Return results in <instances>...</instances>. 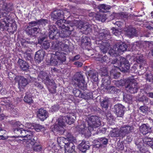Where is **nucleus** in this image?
Wrapping results in <instances>:
<instances>
[{
    "label": "nucleus",
    "instance_id": "obj_61",
    "mask_svg": "<svg viewBox=\"0 0 153 153\" xmlns=\"http://www.w3.org/2000/svg\"><path fill=\"white\" fill-rule=\"evenodd\" d=\"M33 34H35V36L40 31V28L39 27H33Z\"/></svg>",
    "mask_w": 153,
    "mask_h": 153
},
{
    "label": "nucleus",
    "instance_id": "obj_59",
    "mask_svg": "<svg viewBox=\"0 0 153 153\" xmlns=\"http://www.w3.org/2000/svg\"><path fill=\"white\" fill-rule=\"evenodd\" d=\"M73 92L75 96L76 97H79L81 93V91L78 89H76L75 90H74Z\"/></svg>",
    "mask_w": 153,
    "mask_h": 153
},
{
    "label": "nucleus",
    "instance_id": "obj_20",
    "mask_svg": "<svg viewBox=\"0 0 153 153\" xmlns=\"http://www.w3.org/2000/svg\"><path fill=\"white\" fill-rule=\"evenodd\" d=\"M65 153H77L75 151V146L72 143H68L65 144Z\"/></svg>",
    "mask_w": 153,
    "mask_h": 153
},
{
    "label": "nucleus",
    "instance_id": "obj_31",
    "mask_svg": "<svg viewBox=\"0 0 153 153\" xmlns=\"http://www.w3.org/2000/svg\"><path fill=\"white\" fill-rule=\"evenodd\" d=\"M135 144L140 152L143 153L145 152V150L143 148L144 144L142 142V140L140 139H139L136 142Z\"/></svg>",
    "mask_w": 153,
    "mask_h": 153
},
{
    "label": "nucleus",
    "instance_id": "obj_30",
    "mask_svg": "<svg viewBox=\"0 0 153 153\" xmlns=\"http://www.w3.org/2000/svg\"><path fill=\"white\" fill-rule=\"evenodd\" d=\"M108 142V140L107 139L101 138L99 139L98 143L96 145L97 147H105V146L107 144Z\"/></svg>",
    "mask_w": 153,
    "mask_h": 153
},
{
    "label": "nucleus",
    "instance_id": "obj_40",
    "mask_svg": "<svg viewBox=\"0 0 153 153\" xmlns=\"http://www.w3.org/2000/svg\"><path fill=\"white\" fill-rule=\"evenodd\" d=\"M100 42L99 43V46L101 52L103 53H105L107 52L108 50V48L104 44H101L102 42ZM99 44V43H98Z\"/></svg>",
    "mask_w": 153,
    "mask_h": 153
},
{
    "label": "nucleus",
    "instance_id": "obj_39",
    "mask_svg": "<svg viewBox=\"0 0 153 153\" xmlns=\"http://www.w3.org/2000/svg\"><path fill=\"white\" fill-rule=\"evenodd\" d=\"M96 60L97 61H99L101 62H109L110 61V59L106 55H105L101 58L98 57L97 58Z\"/></svg>",
    "mask_w": 153,
    "mask_h": 153
},
{
    "label": "nucleus",
    "instance_id": "obj_53",
    "mask_svg": "<svg viewBox=\"0 0 153 153\" xmlns=\"http://www.w3.org/2000/svg\"><path fill=\"white\" fill-rule=\"evenodd\" d=\"M122 16L121 15L120 13H113L110 16V17L113 18V17L114 18H122Z\"/></svg>",
    "mask_w": 153,
    "mask_h": 153
},
{
    "label": "nucleus",
    "instance_id": "obj_46",
    "mask_svg": "<svg viewBox=\"0 0 153 153\" xmlns=\"http://www.w3.org/2000/svg\"><path fill=\"white\" fill-rule=\"evenodd\" d=\"M48 20L44 19L38 20V25L45 26L48 23Z\"/></svg>",
    "mask_w": 153,
    "mask_h": 153
},
{
    "label": "nucleus",
    "instance_id": "obj_51",
    "mask_svg": "<svg viewBox=\"0 0 153 153\" xmlns=\"http://www.w3.org/2000/svg\"><path fill=\"white\" fill-rule=\"evenodd\" d=\"M34 128L37 131H39L41 129L44 128L42 125L38 124H34Z\"/></svg>",
    "mask_w": 153,
    "mask_h": 153
},
{
    "label": "nucleus",
    "instance_id": "obj_56",
    "mask_svg": "<svg viewBox=\"0 0 153 153\" xmlns=\"http://www.w3.org/2000/svg\"><path fill=\"white\" fill-rule=\"evenodd\" d=\"M106 89L108 90V91L109 92L111 93H114L116 91V89L115 87L114 86L110 87V85H109L108 88Z\"/></svg>",
    "mask_w": 153,
    "mask_h": 153
},
{
    "label": "nucleus",
    "instance_id": "obj_45",
    "mask_svg": "<svg viewBox=\"0 0 153 153\" xmlns=\"http://www.w3.org/2000/svg\"><path fill=\"white\" fill-rule=\"evenodd\" d=\"M149 109L148 107L145 105L141 106L140 107V110L141 112L145 114L148 113Z\"/></svg>",
    "mask_w": 153,
    "mask_h": 153
},
{
    "label": "nucleus",
    "instance_id": "obj_34",
    "mask_svg": "<svg viewBox=\"0 0 153 153\" xmlns=\"http://www.w3.org/2000/svg\"><path fill=\"white\" fill-rule=\"evenodd\" d=\"M106 14L104 13H99L96 15V18L97 20L101 21L102 22H104L106 19Z\"/></svg>",
    "mask_w": 153,
    "mask_h": 153
},
{
    "label": "nucleus",
    "instance_id": "obj_32",
    "mask_svg": "<svg viewBox=\"0 0 153 153\" xmlns=\"http://www.w3.org/2000/svg\"><path fill=\"white\" fill-rule=\"evenodd\" d=\"M45 39L44 38L41 39L39 41V42L41 44L42 48L45 49L48 48L50 46V44L49 42L47 41H43Z\"/></svg>",
    "mask_w": 153,
    "mask_h": 153
},
{
    "label": "nucleus",
    "instance_id": "obj_14",
    "mask_svg": "<svg viewBox=\"0 0 153 153\" xmlns=\"http://www.w3.org/2000/svg\"><path fill=\"white\" fill-rule=\"evenodd\" d=\"M120 63L119 65L120 66L119 68H121V71L125 72L130 68L129 63L128 61L124 57H121L120 58Z\"/></svg>",
    "mask_w": 153,
    "mask_h": 153
},
{
    "label": "nucleus",
    "instance_id": "obj_1",
    "mask_svg": "<svg viewBox=\"0 0 153 153\" xmlns=\"http://www.w3.org/2000/svg\"><path fill=\"white\" fill-rule=\"evenodd\" d=\"M88 126L86 127L85 124H83L76 128L79 133L84 134L85 137L91 136V131L93 128L98 127L101 125V122L99 117L96 116L92 115L89 117L87 120Z\"/></svg>",
    "mask_w": 153,
    "mask_h": 153
},
{
    "label": "nucleus",
    "instance_id": "obj_38",
    "mask_svg": "<svg viewBox=\"0 0 153 153\" xmlns=\"http://www.w3.org/2000/svg\"><path fill=\"white\" fill-rule=\"evenodd\" d=\"M59 31L58 32L57 31H49V36L50 39H56V36H59V35L58 33H59Z\"/></svg>",
    "mask_w": 153,
    "mask_h": 153
},
{
    "label": "nucleus",
    "instance_id": "obj_47",
    "mask_svg": "<svg viewBox=\"0 0 153 153\" xmlns=\"http://www.w3.org/2000/svg\"><path fill=\"white\" fill-rule=\"evenodd\" d=\"M29 26L26 28L25 30L26 33L28 35L35 36V34H33V28Z\"/></svg>",
    "mask_w": 153,
    "mask_h": 153
},
{
    "label": "nucleus",
    "instance_id": "obj_23",
    "mask_svg": "<svg viewBox=\"0 0 153 153\" xmlns=\"http://www.w3.org/2000/svg\"><path fill=\"white\" fill-rule=\"evenodd\" d=\"M140 130L142 134L145 135L151 132V128L148 124H143L140 126Z\"/></svg>",
    "mask_w": 153,
    "mask_h": 153
},
{
    "label": "nucleus",
    "instance_id": "obj_29",
    "mask_svg": "<svg viewBox=\"0 0 153 153\" xmlns=\"http://www.w3.org/2000/svg\"><path fill=\"white\" fill-rule=\"evenodd\" d=\"M63 12L60 10H57L53 11L51 14V17L53 20L57 19L60 18H63Z\"/></svg>",
    "mask_w": 153,
    "mask_h": 153
},
{
    "label": "nucleus",
    "instance_id": "obj_18",
    "mask_svg": "<svg viewBox=\"0 0 153 153\" xmlns=\"http://www.w3.org/2000/svg\"><path fill=\"white\" fill-rule=\"evenodd\" d=\"M116 114L117 117H122L124 114V107L121 104L115 105L114 106Z\"/></svg>",
    "mask_w": 153,
    "mask_h": 153
},
{
    "label": "nucleus",
    "instance_id": "obj_17",
    "mask_svg": "<svg viewBox=\"0 0 153 153\" xmlns=\"http://www.w3.org/2000/svg\"><path fill=\"white\" fill-rule=\"evenodd\" d=\"M120 129L121 137H124L126 134L131 131L133 130V128L132 126L126 125L121 127Z\"/></svg>",
    "mask_w": 153,
    "mask_h": 153
},
{
    "label": "nucleus",
    "instance_id": "obj_10",
    "mask_svg": "<svg viewBox=\"0 0 153 153\" xmlns=\"http://www.w3.org/2000/svg\"><path fill=\"white\" fill-rule=\"evenodd\" d=\"M68 45L65 43V41L63 42H52L51 48L56 51H65L68 48Z\"/></svg>",
    "mask_w": 153,
    "mask_h": 153
},
{
    "label": "nucleus",
    "instance_id": "obj_13",
    "mask_svg": "<svg viewBox=\"0 0 153 153\" xmlns=\"http://www.w3.org/2000/svg\"><path fill=\"white\" fill-rule=\"evenodd\" d=\"M34 78H32L30 76H29L27 78H26L24 77L21 76L20 77L19 81V86L20 89L21 88H24L25 87L29 82H32L34 80Z\"/></svg>",
    "mask_w": 153,
    "mask_h": 153
},
{
    "label": "nucleus",
    "instance_id": "obj_19",
    "mask_svg": "<svg viewBox=\"0 0 153 153\" xmlns=\"http://www.w3.org/2000/svg\"><path fill=\"white\" fill-rule=\"evenodd\" d=\"M38 117L42 120H44L48 117V113L43 109L40 108L37 111Z\"/></svg>",
    "mask_w": 153,
    "mask_h": 153
},
{
    "label": "nucleus",
    "instance_id": "obj_42",
    "mask_svg": "<svg viewBox=\"0 0 153 153\" xmlns=\"http://www.w3.org/2000/svg\"><path fill=\"white\" fill-rule=\"evenodd\" d=\"M24 101L27 103L30 104L33 102V100L31 95L28 94H26L24 97Z\"/></svg>",
    "mask_w": 153,
    "mask_h": 153
},
{
    "label": "nucleus",
    "instance_id": "obj_3",
    "mask_svg": "<svg viewBox=\"0 0 153 153\" xmlns=\"http://www.w3.org/2000/svg\"><path fill=\"white\" fill-rule=\"evenodd\" d=\"M65 20L61 19L56 22V23L59 28L61 30H59V33H58L59 37L64 38L69 36L71 33V32L74 30V28L72 26L69 25L66 26L64 23Z\"/></svg>",
    "mask_w": 153,
    "mask_h": 153
},
{
    "label": "nucleus",
    "instance_id": "obj_28",
    "mask_svg": "<svg viewBox=\"0 0 153 153\" xmlns=\"http://www.w3.org/2000/svg\"><path fill=\"white\" fill-rule=\"evenodd\" d=\"M110 135L112 137H121L120 129L117 128H111L110 130Z\"/></svg>",
    "mask_w": 153,
    "mask_h": 153
},
{
    "label": "nucleus",
    "instance_id": "obj_21",
    "mask_svg": "<svg viewBox=\"0 0 153 153\" xmlns=\"http://www.w3.org/2000/svg\"><path fill=\"white\" fill-rule=\"evenodd\" d=\"M114 68H113L110 71V76L111 77H113L115 79H118L120 76V73L119 71H121V68H119V67H117L115 65H114Z\"/></svg>",
    "mask_w": 153,
    "mask_h": 153
},
{
    "label": "nucleus",
    "instance_id": "obj_11",
    "mask_svg": "<svg viewBox=\"0 0 153 153\" xmlns=\"http://www.w3.org/2000/svg\"><path fill=\"white\" fill-rule=\"evenodd\" d=\"M12 7L9 5L4 4L2 9H0V18L1 17H5L7 20L10 18V12L11 10Z\"/></svg>",
    "mask_w": 153,
    "mask_h": 153
},
{
    "label": "nucleus",
    "instance_id": "obj_41",
    "mask_svg": "<svg viewBox=\"0 0 153 153\" xmlns=\"http://www.w3.org/2000/svg\"><path fill=\"white\" fill-rule=\"evenodd\" d=\"M6 133V131L2 128L0 127V139L4 140L7 139L8 137L4 136V134Z\"/></svg>",
    "mask_w": 153,
    "mask_h": 153
},
{
    "label": "nucleus",
    "instance_id": "obj_49",
    "mask_svg": "<svg viewBox=\"0 0 153 153\" xmlns=\"http://www.w3.org/2000/svg\"><path fill=\"white\" fill-rule=\"evenodd\" d=\"M8 24L6 22L5 20L3 21L1 20L0 21V28L4 29L5 26L8 27Z\"/></svg>",
    "mask_w": 153,
    "mask_h": 153
},
{
    "label": "nucleus",
    "instance_id": "obj_52",
    "mask_svg": "<svg viewBox=\"0 0 153 153\" xmlns=\"http://www.w3.org/2000/svg\"><path fill=\"white\" fill-rule=\"evenodd\" d=\"M116 148L118 150H122L124 149V146L123 143L119 142L117 143Z\"/></svg>",
    "mask_w": 153,
    "mask_h": 153
},
{
    "label": "nucleus",
    "instance_id": "obj_4",
    "mask_svg": "<svg viewBox=\"0 0 153 153\" xmlns=\"http://www.w3.org/2000/svg\"><path fill=\"white\" fill-rule=\"evenodd\" d=\"M115 46V50L112 49L109 51V53L111 56H115L121 54L122 53L126 51L128 47L125 43L122 42H119L116 43Z\"/></svg>",
    "mask_w": 153,
    "mask_h": 153
},
{
    "label": "nucleus",
    "instance_id": "obj_37",
    "mask_svg": "<svg viewBox=\"0 0 153 153\" xmlns=\"http://www.w3.org/2000/svg\"><path fill=\"white\" fill-rule=\"evenodd\" d=\"M98 7L100 10L103 12L107 11L108 10L110 9L111 8L110 6L104 4L99 5Z\"/></svg>",
    "mask_w": 153,
    "mask_h": 153
},
{
    "label": "nucleus",
    "instance_id": "obj_64",
    "mask_svg": "<svg viewBox=\"0 0 153 153\" xmlns=\"http://www.w3.org/2000/svg\"><path fill=\"white\" fill-rule=\"evenodd\" d=\"M67 137L68 140L71 141L75 140L74 138L73 137V135L70 134H68L67 136Z\"/></svg>",
    "mask_w": 153,
    "mask_h": 153
},
{
    "label": "nucleus",
    "instance_id": "obj_27",
    "mask_svg": "<svg viewBox=\"0 0 153 153\" xmlns=\"http://www.w3.org/2000/svg\"><path fill=\"white\" fill-rule=\"evenodd\" d=\"M88 75L93 81L96 82L98 81V73L96 71L93 70H90L88 72Z\"/></svg>",
    "mask_w": 153,
    "mask_h": 153
},
{
    "label": "nucleus",
    "instance_id": "obj_33",
    "mask_svg": "<svg viewBox=\"0 0 153 153\" xmlns=\"http://www.w3.org/2000/svg\"><path fill=\"white\" fill-rule=\"evenodd\" d=\"M136 30L134 28L129 27L126 31V34L129 37H132L136 34Z\"/></svg>",
    "mask_w": 153,
    "mask_h": 153
},
{
    "label": "nucleus",
    "instance_id": "obj_15",
    "mask_svg": "<svg viewBox=\"0 0 153 153\" xmlns=\"http://www.w3.org/2000/svg\"><path fill=\"white\" fill-rule=\"evenodd\" d=\"M14 126L15 127H17L14 129V132L18 134H21V137L23 135L24 133L26 134V130L22 127V126H23V125L20 122H15Z\"/></svg>",
    "mask_w": 153,
    "mask_h": 153
},
{
    "label": "nucleus",
    "instance_id": "obj_44",
    "mask_svg": "<svg viewBox=\"0 0 153 153\" xmlns=\"http://www.w3.org/2000/svg\"><path fill=\"white\" fill-rule=\"evenodd\" d=\"M90 39L88 37L86 36H83L82 37V42L86 45H88L90 41Z\"/></svg>",
    "mask_w": 153,
    "mask_h": 153
},
{
    "label": "nucleus",
    "instance_id": "obj_25",
    "mask_svg": "<svg viewBox=\"0 0 153 153\" xmlns=\"http://www.w3.org/2000/svg\"><path fill=\"white\" fill-rule=\"evenodd\" d=\"M47 86L49 92L53 94L56 93V84L53 80L52 79L48 83Z\"/></svg>",
    "mask_w": 153,
    "mask_h": 153
},
{
    "label": "nucleus",
    "instance_id": "obj_43",
    "mask_svg": "<svg viewBox=\"0 0 153 153\" xmlns=\"http://www.w3.org/2000/svg\"><path fill=\"white\" fill-rule=\"evenodd\" d=\"M109 99L108 98L105 99L101 102V105L103 108H106L108 107Z\"/></svg>",
    "mask_w": 153,
    "mask_h": 153
},
{
    "label": "nucleus",
    "instance_id": "obj_6",
    "mask_svg": "<svg viewBox=\"0 0 153 153\" xmlns=\"http://www.w3.org/2000/svg\"><path fill=\"white\" fill-rule=\"evenodd\" d=\"M74 26H76L80 29V31L83 33L87 34L91 31L90 25L88 23H83L82 21L74 20L73 22Z\"/></svg>",
    "mask_w": 153,
    "mask_h": 153
},
{
    "label": "nucleus",
    "instance_id": "obj_36",
    "mask_svg": "<svg viewBox=\"0 0 153 153\" xmlns=\"http://www.w3.org/2000/svg\"><path fill=\"white\" fill-rule=\"evenodd\" d=\"M143 142L144 144L147 145L150 147H151L153 145V141L150 138L145 137L143 138Z\"/></svg>",
    "mask_w": 153,
    "mask_h": 153
},
{
    "label": "nucleus",
    "instance_id": "obj_62",
    "mask_svg": "<svg viewBox=\"0 0 153 153\" xmlns=\"http://www.w3.org/2000/svg\"><path fill=\"white\" fill-rule=\"evenodd\" d=\"M8 76L9 77V78L10 80H11L13 79H15L16 78V76L15 74L11 72H10L8 73Z\"/></svg>",
    "mask_w": 153,
    "mask_h": 153
},
{
    "label": "nucleus",
    "instance_id": "obj_60",
    "mask_svg": "<svg viewBox=\"0 0 153 153\" xmlns=\"http://www.w3.org/2000/svg\"><path fill=\"white\" fill-rule=\"evenodd\" d=\"M29 27H32L38 24V20L36 21H32L29 23Z\"/></svg>",
    "mask_w": 153,
    "mask_h": 153
},
{
    "label": "nucleus",
    "instance_id": "obj_48",
    "mask_svg": "<svg viewBox=\"0 0 153 153\" xmlns=\"http://www.w3.org/2000/svg\"><path fill=\"white\" fill-rule=\"evenodd\" d=\"M34 144L32 145L31 144L30 145L31 146H33V150L35 152H39L40 151L41 149V146L39 145H36V144Z\"/></svg>",
    "mask_w": 153,
    "mask_h": 153
},
{
    "label": "nucleus",
    "instance_id": "obj_50",
    "mask_svg": "<svg viewBox=\"0 0 153 153\" xmlns=\"http://www.w3.org/2000/svg\"><path fill=\"white\" fill-rule=\"evenodd\" d=\"M123 99L126 102L130 103L132 100V97L131 95L127 94L124 96Z\"/></svg>",
    "mask_w": 153,
    "mask_h": 153
},
{
    "label": "nucleus",
    "instance_id": "obj_58",
    "mask_svg": "<svg viewBox=\"0 0 153 153\" xmlns=\"http://www.w3.org/2000/svg\"><path fill=\"white\" fill-rule=\"evenodd\" d=\"M34 85L36 87L39 89H42L43 88V86L38 82H35L34 83Z\"/></svg>",
    "mask_w": 153,
    "mask_h": 153
},
{
    "label": "nucleus",
    "instance_id": "obj_22",
    "mask_svg": "<svg viewBox=\"0 0 153 153\" xmlns=\"http://www.w3.org/2000/svg\"><path fill=\"white\" fill-rule=\"evenodd\" d=\"M45 54V52L42 50H40L36 52L34 59L37 62H40L43 60Z\"/></svg>",
    "mask_w": 153,
    "mask_h": 153
},
{
    "label": "nucleus",
    "instance_id": "obj_2",
    "mask_svg": "<svg viewBox=\"0 0 153 153\" xmlns=\"http://www.w3.org/2000/svg\"><path fill=\"white\" fill-rule=\"evenodd\" d=\"M74 118L70 115L60 117L56 121L54 130L59 134H63L65 131L64 127L65 126V123L71 125L74 123Z\"/></svg>",
    "mask_w": 153,
    "mask_h": 153
},
{
    "label": "nucleus",
    "instance_id": "obj_12",
    "mask_svg": "<svg viewBox=\"0 0 153 153\" xmlns=\"http://www.w3.org/2000/svg\"><path fill=\"white\" fill-rule=\"evenodd\" d=\"M25 130H26V133H24L23 135L21 136V137L25 138L24 139V142L27 143V144L29 145L30 144L32 145L35 142L34 137H33L31 131L30 130L26 129Z\"/></svg>",
    "mask_w": 153,
    "mask_h": 153
},
{
    "label": "nucleus",
    "instance_id": "obj_5",
    "mask_svg": "<svg viewBox=\"0 0 153 153\" xmlns=\"http://www.w3.org/2000/svg\"><path fill=\"white\" fill-rule=\"evenodd\" d=\"M53 59L51 58L50 61V64L52 65H57L59 63L60 64L66 60L65 56L63 53L56 51L53 54Z\"/></svg>",
    "mask_w": 153,
    "mask_h": 153
},
{
    "label": "nucleus",
    "instance_id": "obj_7",
    "mask_svg": "<svg viewBox=\"0 0 153 153\" xmlns=\"http://www.w3.org/2000/svg\"><path fill=\"white\" fill-rule=\"evenodd\" d=\"M100 71L101 76H104L102 80V86L105 89H108L111 81L110 77L107 75V71L105 68H101Z\"/></svg>",
    "mask_w": 153,
    "mask_h": 153
},
{
    "label": "nucleus",
    "instance_id": "obj_54",
    "mask_svg": "<svg viewBox=\"0 0 153 153\" xmlns=\"http://www.w3.org/2000/svg\"><path fill=\"white\" fill-rule=\"evenodd\" d=\"M24 126L28 129H33L34 128V124H32L29 123H26L24 126Z\"/></svg>",
    "mask_w": 153,
    "mask_h": 153
},
{
    "label": "nucleus",
    "instance_id": "obj_24",
    "mask_svg": "<svg viewBox=\"0 0 153 153\" xmlns=\"http://www.w3.org/2000/svg\"><path fill=\"white\" fill-rule=\"evenodd\" d=\"M98 37L100 40H102L106 36H109V32L105 29H100L98 31Z\"/></svg>",
    "mask_w": 153,
    "mask_h": 153
},
{
    "label": "nucleus",
    "instance_id": "obj_57",
    "mask_svg": "<svg viewBox=\"0 0 153 153\" xmlns=\"http://www.w3.org/2000/svg\"><path fill=\"white\" fill-rule=\"evenodd\" d=\"M49 31H57V28L56 26L53 25H50L49 26Z\"/></svg>",
    "mask_w": 153,
    "mask_h": 153
},
{
    "label": "nucleus",
    "instance_id": "obj_16",
    "mask_svg": "<svg viewBox=\"0 0 153 153\" xmlns=\"http://www.w3.org/2000/svg\"><path fill=\"white\" fill-rule=\"evenodd\" d=\"M39 79H41L46 85H47L51 79H49L48 74L44 71H41L38 76Z\"/></svg>",
    "mask_w": 153,
    "mask_h": 153
},
{
    "label": "nucleus",
    "instance_id": "obj_55",
    "mask_svg": "<svg viewBox=\"0 0 153 153\" xmlns=\"http://www.w3.org/2000/svg\"><path fill=\"white\" fill-rule=\"evenodd\" d=\"M79 97L85 100H88L90 98V97L86 94H85L81 93L79 96Z\"/></svg>",
    "mask_w": 153,
    "mask_h": 153
},
{
    "label": "nucleus",
    "instance_id": "obj_9",
    "mask_svg": "<svg viewBox=\"0 0 153 153\" xmlns=\"http://www.w3.org/2000/svg\"><path fill=\"white\" fill-rule=\"evenodd\" d=\"M129 83L126 86V88L131 93L134 94L136 93L138 89V87L136 81L134 79H128L126 81V84Z\"/></svg>",
    "mask_w": 153,
    "mask_h": 153
},
{
    "label": "nucleus",
    "instance_id": "obj_63",
    "mask_svg": "<svg viewBox=\"0 0 153 153\" xmlns=\"http://www.w3.org/2000/svg\"><path fill=\"white\" fill-rule=\"evenodd\" d=\"M111 29L112 30V33L113 34L116 36H117L119 35L120 32L117 30L115 29L114 27H113Z\"/></svg>",
    "mask_w": 153,
    "mask_h": 153
},
{
    "label": "nucleus",
    "instance_id": "obj_26",
    "mask_svg": "<svg viewBox=\"0 0 153 153\" xmlns=\"http://www.w3.org/2000/svg\"><path fill=\"white\" fill-rule=\"evenodd\" d=\"M18 66L23 71L27 70L29 68V65L25 61L21 59H19L18 61Z\"/></svg>",
    "mask_w": 153,
    "mask_h": 153
},
{
    "label": "nucleus",
    "instance_id": "obj_35",
    "mask_svg": "<svg viewBox=\"0 0 153 153\" xmlns=\"http://www.w3.org/2000/svg\"><path fill=\"white\" fill-rule=\"evenodd\" d=\"M90 147L89 145L86 143L85 140H82L79 145V147L81 150H83L82 151L85 152L87 149H88Z\"/></svg>",
    "mask_w": 153,
    "mask_h": 153
},
{
    "label": "nucleus",
    "instance_id": "obj_8",
    "mask_svg": "<svg viewBox=\"0 0 153 153\" xmlns=\"http://www.w3.org/2000/svg\"><path fill=\"white\" fill-rule=\"evenodd\" d=\"M74 79L79 88L83 90L86 89V85L84 83L85 80L82 72H77L74 76Z\"/></svg>",
    "mask_w": 153,
    "mask_h": 153
}]
</instances>
